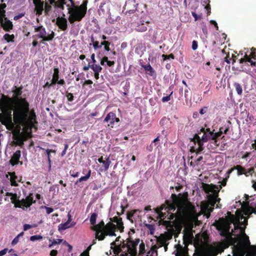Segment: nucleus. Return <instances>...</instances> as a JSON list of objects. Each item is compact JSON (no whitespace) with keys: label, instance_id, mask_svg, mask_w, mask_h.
<instances>
[{"label":"nucleus","instance_id":"obj_1","mask_svg":"<svg viewBox=\"0 0 256 256\" xmlns=\"http://www.w3.org/2000/svg\"><path fill=\"white\" fill-rule=\"evenodd\" d=\"M23 86H14L10 98L4 94L0 100V122L2 124H12L23 126L24 132L31 137L32 129H37L36 115L34 110H30V104L25 98H22Z\"/></svg>","mask_w":256,"mask_h":256},{"label":"nucleus","instance_id":"obj_2","mask_svg":"<svg viewBox=\"0 0 256 256\" xmlns=\"http://www.w3.org/2000/svg\"><path fill=\"white\" fill-rule=\"evenodd\" d=\"M227 214L225 218L216 220L214 225L220 235L226 238L228 245L233 246V256H256V246L250 245L249 237L245 232L247 218L242 215L237 216L230 212Z\"/></svg>","mask_w":256,"mask_h":256},{"label":"nucleus","instance_id":"obj_3","mask_svg":"<svg viewBox=\"0 0 256 256\" xmlns=\"http://www.w3.org/2000/svg\"><path fill=\"white\" fill-rule=\"evenodd\" d=\"M171 200H168L160 207L156 209L158 218L163 220L164 225L170 224L174 218L180 219H197L196 208L187 198L174 194L171 195Z\"/></svg>","mask_w":256,"mask_h":256},{"label":"nucleus","instance_id":"obj_4","mask_svg":"<svg viewBox=\"0 0 256 256\" xmlns=\"http://www.w3.org/2000/svg\"><path fill=\"white\" fill-rule=\"evenodd\" d=\"M97 217V214L94 212L92 213L90 217V224L93 225L92 229L96 232V238L102 240L106 236H112V218H110V221L106 225L102 220L96 224Z\"/></svg>","mask_w":256,"mask_h":256},{"label":"nucleus","instance_id":"obj_5","mask_svg":"<svg viewBox=\"0 0 256 256\" xmlns=\"http://www.w3.org/2000/svg\"><path fill=\"white\" fill-rule=\"evenodd\" d=\"M196 250L194 255L196 256H216L218 254L223 250L220 246H214L206 244H199L194 242Z\"/></svg>","mask_w":256,"mask_h":256},{"label":"nucleus","instance_id":"obj_6","mask_svg":"<svg viewBox=\"0 0 256 256\" xmlns=\"http://www.w3.org/2000/svg\"><path fill=\"white\" fill-rule=\"evenodd\" d=\"M87 4L88 1H83L76 10H69L68 12L70 16L68 18V20L70 24H73L75 21L80 22L84 17L87 10Z\"/></svg>","mask_w":256,"mask_h":256},{"label":"nucleus","instance_id":"obj_7","mask_svg":"<svg viewBox=\"0 0 256 256\" xmlns=\"http://www.w3.org/2000/svg\"><path fill=\"white\" fill-rule=\"evenodd\" d=\"M34 32L38 34L33 36L32 38L36 39L41 38L40 44H45V42L52 40L55 36V33L53 31H52L50 34L46 35V28L42 26H34Z\"/></svg>","mask_w":256,"mask_h":256},{"label":"nucleus","instance_id":"obj_8","mask_svg":"<svg viewBox=\"0 0 256 256\" xmlns=\"http://www.w3.org/2000/svg\"><path fill=\"white\" fill-rule=\"evenodd\" d=\"M210 132L208 133L204 132L202 138L198 136V134H195L194 137L190 138V141L194 144H198V148L196 149V154H199L204 150V143L210 140Z\"/></svg>","mask_w":256,"mask_h":256},{"label":"nucleus","instance_id":"obj_9","mask_svg":"<svg viewBox=\"0 0 256 256\" xmlns=\"http://www.w3.org/2000/svg\"><path fill=\"white\" fill-rule=\"evenodd\" d=\"M138 4L136 2V0H126L122 12L126 14H131L134 13L136 10V6Z\"/></svg>","mask_w":256,"mask_h":256},{"label":"nucleus","instance_id":"obj_10","mask_svg":"<svg viewBox=\"0 0 256 256\" xmlns=\"http://www.w3.org/2000/svg\"><path fill=\"white\" fill-rule=\"evenodd\" d=\"M113 220V236H116V232L120 231V232H124V226L121 218L114 216Z\"/></svg>","mask_w":256,"mask_h":256},{"label":"nucleus","instance_id":"obj_11","mask_svg":"<svg viewBox=\"0 0 256 256\" xmlns=\"http://www.w3.org/2000/svg\"><path fill=\"white\" fill-rule=\"evenodd\" d=\"M140 239H136L135 240H129L128 242L126 248L128 252L132 256H136L137 254L136 247L140 242Z\"/></svg>","mask_w":256,"mask_h":256},{"label":"nucleus","instance_id":"obj_12","mask_svg":"<svg viewBox=\"0 0 256 256\" xmlns=\"http://www.w3.org/2000/svg\"><path fill=\"white\" fill-rule=\"evenodd\" d=\"M34 202H35V201L33 200L32 194H30L25 199H22L21 200H18V204H16V206L18 208L24 206L27 208L30 207Z\"/></svg>","mask_w":256,"mask_h":256},{"label":"nucleus","instance_id":"obj_13","mask_svg":"<svg viewBox=\"0 0 256 256\" xmlns=\"http://www.w3.org/2000/svg\"><path fill=\"white\" fill-rule=\"evenodd\" d=\"M125 248L124 240L121 239V237L118 236L116 238L114 242H113V252L114 254H118L122 250L121 248Z\"/></svg>","mask_w":256,"mask_h":256},{"label":"nucleus","instance_id":"obj_14","mask_svg":"<svg viewBox=\"0 0 256 256\" xmlns=\"http://www.w3.org/2000/svg\"><path fill=\"white\" fill-rule=\"evenodd\" d=\"M56 24L62 30L64 31L68 28V21L64 17H58L56 18Z\"/></svg>","mask_w":256,"mask_h":256},{"label":"nucleus","instance_id":"obj_15","mask_svg":"<svg viewBox=\"0 0 256 256\" xmlns=\"http://www.w3.org/2000/svg\"><path fill=\"white\" fill-rule=\"evenodd\" d=\"M21 156V152L20 150H17L12 156L10 160V163L12 166L18 164L19 163L20 164H22V162H20V158Z\"/></svg>","mask_w":256,"mask_h":256},{"label":"nucleus","instance_id":"obj_16","mask_svg":"<svg viewBox=\"0 0 256 256\" xmlns=\"http://www.w3.org/2000/svg\"><path fill=\"white\" fill-rule=\"evenodd\" d=\"M34 4L36 14L41 15L44 10V2L42 0H34Z\"/></svg>","mask_w":256,"mask_h":256},{"label":"nucleus","instance_id":"obj_17","mask_svg":"<svg viewBox=\"0 0 256 256\" xmlns=\"http://www.w3.org/2000/svg\"><path fill=\"white\" fill-rule=\"evenodd\" d=\"M0 26L5 32H10L13 29L14 26L12 22L8 18H4V20L0 24Z\"/></svg>","mask_w":256,"mask_h":256},{"label":"nucleus","instance_id":"obj_18","mask_svg":"<svg viewBox=\"0 0 256 256\" xmlns=\"http://www.w3.org/2000/svg\"><path fill=\"white\" fill-rule=\"evenodd\" d=\"M146 72V74H148L150 76L153 78H156V72L154 69L152 68V66L150 65V64H148L146 65H142V66Z\"/></svg>","mask_w":256,"mask_h":256},{"label":"nucleus","instance_id":"obj_19","mask_svg":"<svg viewBox=\"0 0 256 256\" xmlns=\"http://www.w3.org/2000/svg\"><path fill=\"white\" fill-rule=\"evenodd\" d=\"M221 188H222L221 185H215V184H212V190L210 192L212 194H210L208 196H213L215 198H218V193Z\"/></svg>","mask_w":256,"mask_h":256},{"label":"nucleus","instance_id":"obj_20","mask_svg":"<svg viewBox=\"0 0 256 256\" xmlns=\"http://www.w3.org/2000/svg\"><path fill=\"white\" fill-rule=\"evenodd\" d=\"M70 220H71V219H70V218L66 222L60 224L58 225V230H65L67 228H70L73 226L74 225V224H70Z\"/></svg>","mask_w":256,"mask_h":256},{"label":"nucleus","instance_id":"obj_21","mask_svg":"<svg viewBox=\"0 0 256 256\" xmlns=\"http://www.w3.org/2000/svg\"><path fill=\"white\" fill-rule=\"evenodd\" d=\"M194 236L191 234H184V242L185 246H188L189 244H192Z\"/></svg>","mask_w":256,"mask_h":256},{"label":"nucleus","instance_id":"obj_22","mask_svg":"<svg viewBox=\"0 0 256 256\" xmlns=\"http://www.w3.org/2000/svg\"><path fill=\"white\" fill-rule=\"evenodd\" d=\"M176 256H189L188 246L181 248L176 254Z\"/></svg>","mask_w":256,"mask_h":256},{"label":"nucleus","instance_id":"obj_23","mask_svg":"<svg viewBox=\"0 0 256 256\" xmlns=\"http://www.w3.org/2000/svg\"><path fill=\"white\" fill-rule=\"evenodd\" d=\"M92 170H88L86 176H81L80 178H78L75 182L76 184H77L78 182H80L82 181H86L88 180L90 176H91Z\"/></svg>","mask_w":256,"mask_h":256},{"label":"nucleus","instance_id":"obj_24","mask_svg":"<svg viewBox=\"0 0 256 256\" xmlns=\"http://www.w3.org/2000/svg\"><path fill=\"white\" fill-rule=\"evenodd\" d=\"M208 204L211 206L212 208L210 210L212 212L214 206L215 204L217 202L218 198H215L213 196H208Z\"/></svg>","mask_w":256,"mask_h":256},{"label":"nucleus","instance_id":"obj_25","mask_svg":"<svg viewBox=\"0 0 256 256\" xmlns=\"http://www.w3.org/2000/svg\"><path fill=\"white\" fill-rule=\"evenodd\" d=\"M98 161L100 163H102V167L104 168L103 170H106L108 169L110 164V160H106V161L104 160L103 157L102 156L101 158H98Z\"/></svg>","mask_w":256,"mask_h":256},{"label":"nucleus","instance_id":"obj_26","mask_svg":"<svg viewBox=\"0 0 256 256\" xmlns=\"http://www.w3.org/2000/svg\"><path fill=\"white\" fill-rule=\"evenodd\" d=\"M115 26L116 30H124V25L122 22L120 23L118 22L117 20H113V28Z\"/></svg>","mask_w":256,"mask_h":256},{"label":"nucleus","instance_id":"obj_27","mask_svg":"<svg viewBox=\"0 0 256 256\" xmlns=\"http://www.w3.org/2000/svg\"><path fill=\"white\" fill-rule=\"evenodd\" d=\"M235 168L236 170L238 171V176L244 174L246 176H248V174L246 172V169L244 168H243L242 166L237 165L236 166H235Z\"/></svg>","mask_w":256,"mask_h":256},{"label":"nucleus","instance_id":"obj_28","mask_svg":"<svg viewBox=\"0 0 256 256\" xmlns=\"http://www.w3.org/2000/svg\"><path fill=\"white\" fill-rule=\"evenodd\" d=\"M210 81L207 82L206 80V82H202L200 83V88H202V87L204 86H206V90L204 92V94H206L209 92V90L210 88Z\"/></svg>","mask_w":256,"mask_h":256},{"label":"nucleus","instance_id":"obj_29","mask_svg":"<svg viewBox=\"0 0 256 256\" xmlns=\"http://www.w3.org/2000/svg\"><path fill=\"white\" fill-rule=\"evenodd\" d=\"M148 24V23H146V24L142 23L140 24H139L136 26V30L138 32H146L148 28H147Z\"/></svg>","mask_w":256,"mask_h":256},{"label":"nucleus","instance_id":"obj_30","mask_svg":"<svg viewBox=\"0 0 256 256\" xmlns=\"http://www.w3.org/2000/svg\"><path fill=\"white\" fill-rule=\"evenodd\" d=\"M170 122V120L168 118L165 116L163 117L160 122V124L162 126L168 127V123Z\"/></svg>","mask_w":256,"mask_h":256},{"label":"nucleus","instance_id":"obj_31","mask_svg":"<svg viewBox=\"0 0 256 256\" xmlns=\"http://www.w3.org/2000/svg\"><path fill=\"white\" fill-rule=\"evenodd\" d=\"M91 42H92L93 47L95 50L100 48L102 46V42L100 43V44L98 41L94 40V38L93 36H91Z\"/></svg>","mask_w":256,"mask_h":256},{"label":"nucleus","instance_id":"obj_32","mask_svg":"<svg viewBox=\"0 0 256 256\" xmlns=\"http://www.w3.org/2000/svg\"><path fill=\"white\" fill-rule=\"evenodd\" d=\"M4 38L8 42H14V34H6L4 36Z\"/></svg>","mask_w":256,"mask_h":256},{"label":"nucleus","instance_id":"obj_33","mask_svg":"<svg viewBox=\"0 0 256 256\" xmlns=\"http://www.w3.org/2000/svg\"><path fill=\"white\" fill-rule=\"evenodd\" d=\"M234 86L238 94L241 95L242 92V86L239 83L234 82Z\"/></svg>","mask_w":256,"mask_h":256},{"label":"nucleus","instance_id":"obj_34","mask_svg":"<svg viewBox=\"0 0 256 256\" xmlns=\"http://www.w3.org/2000/svg\"><path fill=\"white\" fill-rule=\"evenodd\" d=\"M45 150H46V152L47 154L48 160V163L50 165L51 159H50V154L51 152L56 154V150L48 149V148Z\"/></svg>","mask_w":256,"mask_h":256},{"label":"nucleus","instance_id":"obj_35","mask_svg":"<svg viewBox=\"0 0 256 256\" xmlns=\"http://www.w3.org/2000/svg\"><path fill=\"white\" fill-rule=\"evenodd\" d=\"M105 62H106V64L109 66H112V61L108 60V58L107 56H104L100 61V64L102 66L105 65Z\"/></svg>","mask_w":256,"mask_h":256},{"label":"nucleus","instance_id":"obj_36","mask_svg":"<svg viewBox=\"0 0 256 256\" xmlns=\"http://www.w3.org/2000/svg\"><path fill=\"white\" fill-rule=\"evenodd\" d=\"M65 2L62 0H58V2H56V4H53L55 7L60 8L62 10L64 9V4Z\"/></svg>","mask_w":256,"mask_h":256},{"label":"nucleus","instance_id":"obj_37","mask_svg":"<svg viewBox=\"0 0 256 256\" xmlns=\"http://www.w3.org/2000/svg\"><path fill=\"white\" fill-rule=\"evenodd\" d=\"M212 184H203V188L206 193H209L212 190Z\"/></svg>","mask_w":256,"mask_h":256},{"label":"nucleus","instance_id":"obj_38","mask_svg":"<svg viewBox=\"0 0 256 256\" xmlns=\"http://www.w3.org/2000/svg\"><path fill=\"white\" fill-rule=\"evenodd\" d=\"M145 244L143 242H142L139 246V254H143L145 253Z\"/></svg>","mask_w":256,"mask_h":256},{"label":"nucleus","instance_id":"obj_39","mask_svg":"<svg viewBox=\"0 0 256 256\" xmlns=\"http://www.w3.org/2000/svg\"><path fill=\"white\" fill-rule=\"evenodd\" d=\"M138 211V210H131V211L128 212L127 214V218L128 220H130L131 222H132V220L131 219L134 216V214Z\"/></svg>","mask_w":256,"mask_h":256},{"label":"nucleus","instance_id":"obj_40","mask_svg":"<svg viewBox=\"0 0 256 256\" xmlns=\"http://www.w3.org/2000/svg\"><path fill=\"white\" fill-rule=\"evenodd\" d=\"M91 68L94 72H100L102 70V68L100 65L94 64L91 65Z\"/></svg>","mask_w":256,"mask_h":256},{"label":"nucleus","instance_id":"obj_41","mask_svg":"<svg viewBox=\"0 0 256 256\" xmlns=\"http://www.w3.org/2000/svg\"><path fill=\"white\" fill-rule=\"evenodd\" d=\"M59 69L58 68H54V74L52 75V78H57L59 80Z\"/></svg>","mask_w":256,"mask_h":256},{"label":"nucleus","instance_id":"obj_42","mask_svg":"<svg viewBox=\"0 0 256 256\" xmlns=\"http://www.w3.org/2000/svg\"><path fill=\"white\" fill-rule=\"evenodd\" d=\"M51 4H48V2H46L44 4V12L46 14H47L52 9Z\"/></svg>","mask_w":256,"mask_h":256},{"label":"nucleus","instance_id":"obj_43","mask_svg":"<svg viewBox=\"0 0 256 256\" xmlns=\"http://www.w3.org/2000/svg\"><path fill=\"white\" fill-rule=\"evenodd\" d=\"M12 175L11 176V184L12 186H18V184L16 183V182L15 180V178H16V176L15 175V173L14 172H13L12 174Z\"/></svg>","mask_w":256,"mask_h":256},{"label":"nucleus","instance_id":"obj_44","mask_svg":"<svg viewBox=\"0 0 256 256\" xmlns=\"http://www.w3.org/2000/svg\"><path fill=\"white\" fill-rule=\"evenodd\" d=\"M162 58H163L164 60H170V58L174 60V56L172 54H170L168 55L162 54Z\"/></svg>","mask_w":256,"mask_h":256},{"label":"nucleus","instance_id":"obj_45","mask_svg":"<svg viewBox=\"0 0 256 256\" xmlns=\"http://www.w3.org/2000/svg\"><path fill=\"white\" fill-rule=\"evenodd\" d=\"M250 54L248 56H251V58L254 60H256V48H250Z\"/></svg>","mask_w":256,"mask_h":256},{"label":"nucleus","instance_id":"obj_46","mask_svg":"<svg viewBox=\"0 0 256 256\" xmlns=\"http://www.w3.org/2000/svg\"><path fill=\"white\" fill-rule=\"evenodd\" d=\"M66 96L69 102H72L74 100V96L73 94L68 92H66Z\"/></svg>","mask_w":256,"mask_h":256},{"label":"nucleus","instance_id":"obj_47","mask_svg":"<svg viewBox=\"0 0 256 256\" xmlns=\"http://www.w3.org/2000/svg\"><path fill=\"white\" fill-rule=\"evenodd\" d=\"M42 238V236L40 235H34L31 236L30 238V240L31 241H35L36 240H40Z\"/></svg>","mask_w":256,"mask_h":256},{"label":"nucleus","instance_id":"obj_48","mask_svg":"<svg viewBox=\"0 0 256 256\" xmlns=\"http://www.w3.org/2000/svg\"><path fill=\"white\" fill-rule=\"evenodd\" d=\"M37 226V225L36 224H32V225H31V224H24V231H26L31 228H35Z\"/></svg>","mask_w":256,"mask_h":256},{"label":"nucleus","instance_id":"obj_49","mask_svg":"<svg viewBox=\"0 0 256 256\" xmlns=\"http://www.w3.org/2000/svg\"><path fill=\"white\" fill-rule=\"evenodd\" d=\"M42 208H44L46 210V214H49L54 211V208H52L48 207L46 206H41Z\"/></svg>","mask_w":256,"mask_h":256},{"label":"nucleus","instance_id":"obj_50","mask_svg":"<svg viewBox=\"0 0 256 256\" xmlns=\"http://www.w3.org/2000/svg\"><path fill=\"white\" fill-rule=\"evenodd\" d=\"M102 46H103V45L104 46V49L106 50V51L110 50V48H109L110 42H108L104 40V42H102Z\"/></svg>","mask_w":256,"mask_h":256},{"label":"nucleus","instance_id":"obj_51","mask_svg":"<svg viewBox=\"0 0 256 256\" xmlns=\"http://www.w3.org/2000/svg\"><path fill=\"white\" fill-rule=\"evenodd\" d=\"M172 92H172L170 95L166 96H164L162 99V102H164L169 101L170 100V96L172 95Z\"/></svg>","mask_w":256,"mask_h":256},{"label":"nucleus","instance_id":"obj_52","mask_svg":"<svg viewBox=\"0 0 256 256\" xmlns=\"http://www.w3.org/2000/svg\"><path fill=\"white\" fill-rule=\"evenodd\" d=\"M214 130L212 132H210V140H214V142L216 143L217 142L216 139L218 138L216 133L214 132Z\"/></svg>","mask_w":256,"mask_h":256},{"label":"nucleus","instance_id":"obj_53","mask_svg":"<svg viewBox=\"0 0 256 256\" xmlns=\"http://www.w3.org/2000/svg\"><path fill=\"white\" fill-rule=\"evenodd\" d=\"M192 16L194 18L195 20H201L202 18V16L201 15H198L196 12H192Z\"/></svg>","mask_w":256,"mask_h":256},{"label":"nucleus","instance_id":"obj_54","mask_svg":"<svg viewBox=\"0 0 256 256\" xmlns=\"http://www.w3.org/2000/svg\"><path fill=\"white\" fill-rule=\"evenodd\" d=\"M252 58L251 56L248 57V60H247L248 62H250V66L252 67H256V62H254L252 60Z\"/></svg>","mask_w":256,"mask_h":256},{"label":"nucleus","instance_id":"obj_55","mask_svg":"<svg viewBox=\"0 0 256 256\" xmlns=\"http://www.w3.org/2000/svg\"><path fill=\"white\" fill-rule=\"evenodd\" d=\"M208 110V107L204 106L200 110V114H206Z\"/></svg>","mask_w":256,"mask_h":256},{"label":"nucleus","instance_id":"obj_56","mask_svg":"<svg viewBox=\"0 0 256 256\" xmlns=\"http://www.w3.org/2000/svg\"><path fill=\"white\" fill-rule=\"evenodd\" d=\"M70 176L74 178L78 177L80 175L79 172H75L74 170H73V171L70 170Z\"/></svg>","mask_w":256,"mask_h":256},{"label":"nucleus","instance_id":"obj_57","mask_svg":"<svg viewBox=\"0 0 256 256\" xmlns=\"http://www.w3.org/2000/svg\"><path fill=\"white\" fill-rule=\"evenodd\" d=\"M249 56L248 54H246L244 56V58H242L240 60V63L242 64L244 62H248L247 60Z\"/></svg>","mask_w":256,"mask_h":256},{"label":"nucleus","instance_id":"obj_58","mask_svg":"<svg viewBox=\"0 0 256 256\" xmlns=\"http://www.w3.org/2000/svg\"><path fill=\"white\" fill-rule=\"evenodd\" d=\"M208 4L205 6L204 8L206 10H207V14L208 16H209L210 15V6L209 4L210 2H207Z\"/></svg>","mask_w":256,"mask_h":256},{"label":"nucleus","instance_id":"obj_59","mask_svg":"<svg viewBox=\"0 0 256 256\" xmlns=\"http://www.w3.org/2000/svg\"><path fill=\"white\" fill-rule=\"evenodd\" d=\"M68 148V144H64V150H62V152L61 153V156H64L66 154V150H67Z\"/></svg>","mask_w":256,"mask_h":256},{"label":"nucleus","instance_id":"obj_60","mask_svg":"<svg viewBox=\"0 0 256 256\" xmlns=\"http://www.w3.org/2000/svg\"><path fill=\"white\" fill-rule=\"evenodd\" d=\"M24 16V13H20V14H18V15L15 16L14 18V20H17L18 19L23 17Z\"/></svg>","mask_w":256,"mask_h":256},{"label":"nucleus","instance_id":"obj_61","mask_svg":"<svg viewBox=\"0 0 256 256\" xmlns=\"http://www.w3.org/2000/svg\"><path fill=\"white\" fill-rule=\"evenodd\" d=\"M198 48V42L196 40H193L192 42V49L196 50Z\"/></svg>","mask_w":256,"mask_h":256},{"label":"nucleus","instance_id":"obj_62","mask_svg":"<svg viewBox=\"0 0 256 256\" xmlns=\"http://www.w3.org/2000/svg\"><path fill=\"white\" fill-rule=\"evenodd\" d=\"M58 80L57 78H52L51 80V82L50 83L49 86H54L56 84H58Z\"/></svg>","mask_w":256,"mask_h":256},{"label":"nucleus","instance_id":"obj_63","mask_svg":"<svg viewBox=\"0 0 256 256\" xmlns=\"http://www.w3.org/2000/svg\"><path fill=\"white\" fill-rule=\"evenodd\" d=\"M19 237L16 236L12 241V244L14 246L19 241Z\"/></svg>","mask_w":256,"mask_h":256},{"label":"nucleus","instance_id":"obj_64","mask_svg":"<svg viewBox=\"0 0 256 256\" xmlns=\"http://www.w3.org/2000/svg\"><path fill=\"white\" fill-rule=\"evenodd\" d=\"M58 254V251L56 250H52L50 252V256H56Z\"/></svg>","mask_w":256,"mask_h":256}]
</instances>
